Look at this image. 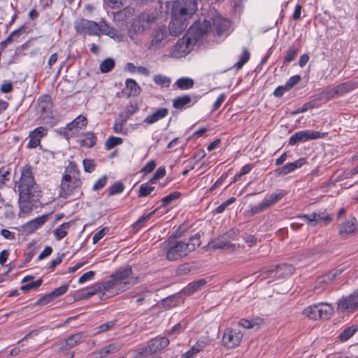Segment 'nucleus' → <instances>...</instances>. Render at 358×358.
<instances>
[{
  "label": "nucleus",
  "instance_id": "1",
  "mask_svg": "<svg viewBox=\"0 0 358 358\" xmlns=\"http://www.w3.org/2000/svg\"><path fill=\"white\" fill-rule=\"evenodd\" d=\"M17 189L20 210L24 213H29L34 209V203L39 201L42 194L35 182L30 164H26L22 168Z\"/></svg>",
  "mask_w": 358,
  "mask_h": 358
},
{
  "label": "nucleus",
  "instance_id": "2",
  "mask_svg": "<svg viewBox=\"0 0 358 358\" xmlns=\"http://www.w3.org/2000/svg\"><path fill=\"white\" fill-rule=\"evenodd\" d=\"M200 238V234L196 233L189 238L188 242L180 241L168 243L169 247L166 251V259L169 261L174 262L187 256L201 245Z\"/></svg>",
  "mask_w": 358,
  "mask_h": 358
},
{
  "label": "nucleus",
  "instance_id": "3",
  "mask_svg": "<svg viewBox=\"0 0 358 358\" xmlns=\"http://www.w3.org/2000/svg\"><path fill=\"white\" fill-rule=\"evenodd\" d=\"M348 85L349 84L348 83H345L341 85H338L336 87L331 89L329 90H325L322 92L317 96L315 99L305 103L301 107L293 111L292 114L296 115L301 113H304L307 111L308 109L319 107L320 103H318V101H327L334 98L335 96L339 94L340 93H343L345 91H347L348 90Z\"/></svg>",
  "mask_w": 358,
  "mask_h": 358
},
{
  "label": "nucleus",
  "instance_id": "4",
  "mask_svg": "<svg viewBox=\"0 0 358 358\" xmlns=\"http://www.w3.org/2000/svg\"><path fill=\"white\" fill-rule=\"evenodd\" d=\"M198 9L196 0H177L172 3L171 15L189 20Z\"/></svg>",
  "mask_w": 358,
  "mask_h": 358
},
{
  "label": "nucleus",
  "instance_id": "5",
  "mask_svg": "<svg viewBox=\"0 0 358 358\" xmlns=\"http://www.w3.org/2000/svg\"><path fill=\"white\" fill-rule=\"evenodd\" d=\"M53 103L52 98L48 94H44L39 97L37 101V110L41 114L43 123L51 126L55 124V119L52 113Z\"/></svg>",
  "mask_w": 358,
  "mask_h": 358
},
{
  "label": "nucleus",
  "instance_id": "6",
  "mask_svg": "<svg viewBox=\"0 0 358 358\" xmlns=\"http://www.w3.org/2000/svg\"><path fill=\"white\" fill-rule=\"evenodd\" d=\"M110 278L111 280H110L99 282V284L101 291H105L110 293V296H114L129 289L132 285L137 282L138 278H131L129 280L124 281V284H117L113 278Z\"/></svg>",
  "mask_w": 358,
  "mask_h": 358
},
{
  "label": "nucleus",
  "instance_id": "7",
  "mask_svg": "<svg viewBox=\"0 0 358 358\" xmlns=\"http://www.w3.org/2000/svg\"><path fill=\"white\" fill-rule=\"evenodd\" d=\"M74 29L77 34L83 36H99L101 25L92 20L78 18L74 22Z\"/></svg>",
  "mask_w": 358,
  "mask_h": 358
},
{
  "label": "nucleus",
  "instance_id": "8",
  "mask_svg": "<svg viewBox=\"0 0 358 358\" xmlns=\"http://www.w3.org/2000/svg\"><path fill=\"white\" fill-rule=\"evenodd\" d=\"M80 185V179L76 177L73 178L69 174L64 175L60 185V196L66 199L74 192H76V195H79L81 193Z\"/></svg>",
  "mask_w": 358,
  "mask_h": 358
},
{
  "label": "nucleus",
  "instance_id": "9",
  "mask_svg": "<svg viewBox=\"0 0 358 358\" xmlns=\"http://www.w3.org/2000/svg\"><path fill=\"white\" fill-rule=\"evenodd\" d=\"M211 29V23L210 21L204 20L202 22L195 21L189 28L187 34L194 43L201 41L204 36Z\"/></svg>",
  "mask_w": 358,
  "mask_h": 358
},
{
  "label": "nucleus",
  "instance_id": "10",
  "mask_svg": "<svg viewBox=\"0 0 358 358\" xmlns=\"http://www.w3.org/2000/svg\"><path fill=\"white\" fill-rule=\"evenodd\" d=\"M169 344V341L166 337H156L151 339L148 345L140 349L139 355L142 357H148L157 351H160Z\"/></svg>",
  "mask_w": 358,
  "mask_h": 358
},
{
  "label": "nucleus",
  "instance_id": "11",
  "mask_svg": "<svg viewBox=\"0 0 358 358\" xmlns=\"http://www.w3.org/2000/svg\"><path fill=\"white\" fill-rule=\"evenodd\" d=\"M157 17L153 13H142L134 19L132 27L136 33H143L155 22Z\"/></svg>",
  "mask_w": 358,
  "mask_h": 358
},
{
  "label": "nucleus",
  "instance_id": "12",
  "mask_svg": "<svg viewBox=\"0 0 358 358\" xmlns=\"http://www.w3.org/2000/svg\"><path fill=\"white\" fill-rule=\"evenodd\" d=\"M324 133L316 131L313 130H303L296 132L293 134L289 140V144L294 145L299 142H306L309 140L317 139L324 138Z\"/></svg>",
  "mask_w": 358,
  "mask_h": 358
},
{
  "label": "nucleus",
  "instance_id": "13",
  "mask_svg": "<svg viewBox=\"0 0 358 358\" xmlns=\"http://www.w3.org/2000/svg\"><path fill=\"white\" fill-rule=\"evenodd\" d=\"M243 338L241 331L227 329L222 336V343L227 348H234L239 345Z\"/></svg>",
  "mask_w": 358,
  "mask_h": 358
},
{
  "label": "nucleus",
  "instance_id": "14",
  "mask_svg": "<svg viewBox=\"0 0 358 358\" xmlns=\"http://www.w3.org/2000/svg\"><path fill=\"white\" fill-rule=\"evenodd\" d=\"M337 305L338 309L342 312H352L358 308V289L349 296L341 299Z\"/></svg>",
  "mask_w": 358,
  "mask_h": 358
},
{
  "label": "nucleus",
  "instance_id": "15",
  "mask_svg": "<svg viewBox=\"0 0 358 358\" xmlns=\"http://www.w3.org/2000/svg\"><path fill=\"white\" fill-rule=\"evenodd\" d=\"M342 272V268H336L322 276L318 277L315 282L314 289L317 290L318 292L322 291L327 285L334 281L338 275L341 274Z\"/></svg>",
  "mask_w": 358,
  "mask_h": 358
},
{
  "label": "nucleus",
  "instance_id": "16",
  "mask_svg": "<svg viewBox=\"0 0 358 358\" xmlns=\"http://www.w3.org/2000/svg\"><path fill=\"white\" fill-rule=\"evenodd\" d=\"M87 337V334L86 332H78L72 334L58 344L59 350L64 351L69 350L81 343Z\"/></svg>",
  "mask_w": 358,
  "mask_h": 358
},
{
  "label": "nucleus",
  "instance_id": "17",
  "mask_svg": "<svg viewBox=\"0 0 358 358\" xmlns=\"http://www.w3.org/2000/svg\"><path fill=\"white\" fill-rule=\"evenodd\" d=\"M188 24V20L171 15V21L169 23V33L171 36H177L185 30Z\"/></svg>",
  "mask_w": 358,
  "mask_h": 358
},
{
  "label": "nucleus",
  "instance_id": "18",
  "mask_svg": "<svg viewBox=\"0 0 358 358\" xmlns=\"http://www.w3.org/2000/svg\"><path fill=\"white\" fill-rule=\"evenodd\" d=\"M294 267L290 264H283L275 266L273 268L268 270L266 273H269V275L273 273V276L286 278L292 275L294 272Z\"/></svg>",
  "mask_w": 358,
  "mask_h": 358
},
{
  "label": "nucleus",
  "instance_id": "19",
  "mask_svg": "<svg viewBox=\"0 0 358 358\" xmlns=\"http://www.w3.org/2000/svg\"><path fill=\"white\" fill-rule=\"evenodd\" d=\"M47 134V129L44 127H38L34 129L29 134V141L27 147L29 148H35L41 143L42 137Z\"/></svg>",
  "mask_w": 358,
  "mask_h": 358
},
{
  "label": "nucleus",
  "instance_id": "20",
  "mask_svg": "<svg viewBox=\"0 0 358 358\" xmlns=\"http://www.w3.org/2000/svg\"><path fill=\"white\" fill-rule=\"evenodd\" d=\"M306 162L307 161L306 158H300L294 162L287 163L285 165L278 168L275 170V172L279 175L285 176L294 171L296 169L301 168L302 166L306 164Z\"/></svg>",
  "mask_w": 358,
  "mask_h": 358
},
{
  "label": "nucleus",
  "instance_id": "21",
  "mask_svg": "<svg viewBox=\"0 0 358 358\" xmlns=\"http://www.w3.org/2000/svg\"><path fill=\"white\" fill-rule=\"evenodd\" d=\"M126 87L122 91V93L127 97L137 96L140 94L141 88L132 78H128L125 82Z\"/></svg>",
  "mask_w": 358,
  "mask_h": 358
},
{
  "label": "nucleus",
  "instance_id": "22",
  "mask_svg": "<svg viewBox=\"0 0 358 358\" xmlns=\"http://www.w3.org/2000/svg\"><path fill=\"white\" fill-rule=\"evenodd\" d=\"M195 43L186 34L182 38H180L174 46L175 50L181 55H187L190 51L191 45Z\"/></svg>",
  "mask_w": 358,
  "mask_h": 358
},
{
  "label": "nucleus",
  "instance_id": "23",
  "mask_svg": "<svg viewBox=\"0 0 358 358\" xmlns=\"http://www.w3.org/2000/svg\"><path fill=\"white\" fill-rule=\"evenodd\" d=\"M48 218V215H43L37 218H35L24 225V230L28 233L31 234L36 229L44 224Z\"/></svg>",
  "mask_w": 358,
  "mask_h": 358
},
{
  "label": "nucleus",
  "instance_id": "24",
  "mask_svg": "<svg viewBox=\"0 0 358 358\" xmlns=\"http://www.w3.org/2000/svg\"><path fill=\"white\" fill-rule=\"evenodd\" d=\"M166 36V27H159L152 34V38L150 43L152 48H159L164 45V40Z\"/></svg>",
  "mask_w": 358,
  "mask_h": 358
},
{
  "label": "nucleus",
  "instance_id": "25",
  "mask_svg": "<svg viewBox=\"0 0 358 358\" xmlns=\"http://www.w3.org/2000/svg\"><path fill=\"white\" fill-rule=\"evenodd\" d=\"M132 274V268L131 266L121 267L111 274L110 278L117 282V284H124L122 280H126Z\"/></svg>",
  "mask_w": 358,
  "mask_h": 358
},
{
  "label": "nucleus",
  "instance_id": "26",
  "mask_svg": "<svg viewBox=\"0 0 358 358\" xmlns=\"http://www.w3.org/2000/svg\"><path fill=\"white\" fill-rule=\"evenodd\" d=\"M101 34L108 36L118 41H121L123 39V36L120 33V31L115 28L110 27L106 22H103V24L101 25L100 34Z\"/></svg>",
  "mask_w": 358,
  "mask_h": 358
},
{
  "label": "nucleus",
  "instance_id": "27",
  "mask_svg": "<svg viewBox=\"0 0 358 358\" xmlns=\"http://www.w3.org/2000/svg\"><path fill=\"white\" fill-rule=\"evenodd\" d=\"M169 113L166 108H159L155 113L146 117L144 122L148 124H152L164 118Z\"/></svg>",
  "mask_w": 358,
  "mask_h": 358
},
{
  "label": "nucleus",
  "instance_id": "28",
  "mask_svg": "<svg viewBox=\"0 0 358 358\" xmlns=\"http://www.w3.org/2000/svg\"><path fill=\"white\" fill-rule=\"evenodd\" d=\"M209 245L213 249H225L230 251H234L236 248L234 244L224 240L223 238L213 240L209 243Z\"/></svg>",
  "mask_w": 358,
  "mask_h": 358
},
{
  "label": "nucleus",
  "instance_id": "29",
  "mask_svg": "<svg viewBox=\"0 0 358 358\" xmlns=\"http://www.w3.org/2000/svg\"><path fill=\"white\" fill-rule=\"evenodd\" d=\"M213 27L218 36H221L228 29V22L220 15H215L213 17Z\"/></svg>",
  "mask_w": 358,
  "mask_h": 358
},
{
  "label": "nucleus",
  "instance_id": "30",
  "mask_svg": "<svg viewBox=\"0 0 358 358\" xmlns=\"http://www.w3.org/2000/svg\"><path fill=\"white\" fill-rule=\"evenodd\" d=\"M357 225L356 218L350 217L347 222L340 225L339 234L341 235L348 234L355 231Z\"/></svg>",
  "mask_w": 358,
  "mask_h": 358
},
{
  "label": "nucleus",
  "instance_id": "31",
  "mask_svg": "<svg viewBox=\"0 0 358 358\" xmlns=\"http://www.w3.org/2000/svg\"><path fill=\"white\" fill-rule=\"evenodd\" d=\"M286 194L287 192L284 189L278 190L276 192L271 194L264 199V206H267V208L272 206L280 201Z\"/></svg>",
  "mask_w": 358,
  "mask_h": 358
},
{
  "label": "nucleus",
  "instance_id": "32",
  "mask_svg": "<svg viewBox=\"0 0 358 358\" xmlns=\"http://www.w3.org/2000/svg\"><path fill=\"white\" fill-rule=\"evenodd\" d=\"M207 282L208 280L206 278H202L190 282L183 289V293L187 295H191L206 285Z\"/></svg>",
  "mask_w": 358,
  "mask_h": 358
},
{
  "label": "nucleus",
  "instance_id": "33",
  "mask_svg": "<svg viewBox=\"0 0 358 358\" xmlns=\"http://www.w3.org/2000/svg\"><path fill=\"white\" fill-rule=\"evenodd\" d=\"M122 347V343L120 342H115L103 348H101L99 351V354L100 355V357L102 358L105 356H107L110 354L115 353L118 352Z\"/></svg>",
  "mask_w": 358,
  "mask_h": 358
},
{
  "label": "nucleus",
  "instance_id": "34",
  "mask_svg": "<svg viewBox=\"0 0 358 358\" xmlns=\"http://www.w3.org/2000/svg\"><path fill=\"white\" fill-rule=\"evenodd\" d=\"M192 101V98L189 95H183L176 97L173 100V106L177 110H182L186 106L189 105Z\"/></svg>",
  "mask_w": 358,
  "mask_h": 358
},
{
  "label": "nucleus",
  "instance_id": "35",
  "mask_svg": "<svg viewBox=\"0 0 358 358\" xmlns=\"http://www.w3.org/2000/svg\"><path fill=\"white\" fill-rule=\"evenodd\" d=\"M87 123V120L85 117L83 115L78 116L74 120L71 122L66 124V127L64 129V130L72 131L74 129H82L85 127Z\"/></svg>",
  "mask_w": 358,
  "mask_h": 358
},
{
  "label": "nucleus",
  "instance_id": "36",
  "mask_svg": "<svg viewBox=\"0 0 358 358\" xmlns=\"http://www.w3.org/2000/svg\"><path fill=\"white\" fill-rule=\"evenodd\" d=\"M194 81L193 79L187 77H182L176 80L173 87L176 86L181 90H187L193 87Z\"/></svg>",
  "mask_w": 358,
  "mask_h": 358
},
{
  "label": "nucleus",
  "instance_id": "37",
  "mask_svg": "<svg viewBox=\"0 0 358 358\" xmlns=\"http://www.w3.org/2000/svg\"><path fill=\"white\" fill-rule=\"evenodd\" d=\"M71 222L62 224L59 228L54 230L53 234L57 241H60L67 235V229L70 227Z\"/></svg>",
  "mask_w": 358,
  "mask_h": 358
},
{
  "label": "nucleus",
  "instance_id": "38",
  "mask_svg": "<svg viewBox=\"0 0 358 358\" xmlns=\"http://www.w3.org/2000/svg\"><path fill=\"white\" fill-rule=\"evenodd\" d=\"M319 308L320 307L317 306V304L310 306L303 310V314L311 320H316L320 319Z\"/></svg>",
  "mask_w": 358,
  "mask_h": 358
},
{
  "label": "nucleus",
  "instance_id": "39",
  "mask_svg": "<svg viewBox=\"0 0 358 358\" xmlns=\"http://www.w3.org/2000/svg\"><path fill=\"white\" fill-rule=\"evenodd\" d=\"M317 306L320 307L318 308V312L321 319L328 318L334 312L333 308L327 303H317Z\"/></svg>",
  "mask_w": 358,
  "mask_h": 358
},
{
  "label": "nucleus",
  "instance_id": "40",
  "mask_svg": "<svg viewBox=\"0 0 358 358\" xmlns=\"http://www.w3.org/2000/svg\"><path fill=\"white\" fill-rule=\"evenodd\" d=\"M180 195L181 194L179 192L170 193L169 195L162 199V204L159 208H165L168 206L171 202L178 199Z\"/></svg>",
  "mask_w": 358,
  "mask_h": 358
},
{
  "label": "nucleus",
  "instance_id": "41",
  "mask_svg": "<svg viewBox=\"0 0 358 358\" xmlns=\"http://www.w3.org/2000/svg\"><path fill=\"white\" fill-rule=\"evenodd\" d=\"M317 217H320V214L316 213H313L310 215L302 214L299 215V217L303 219L310 226H315L319 223Z\"/></svg>",
  "mask_w": 358,
  "mask_h": 358
},
{
  "label": "nucleus",
  "instance_id": "42",
  "mask_svg": "<svg viewBox=\"0 0 358 358\" xmlns=\"http://www.w3.org/2000/svg\"><path fill=\"white\" fill-rule=\"evenodd\" d=\"M157 209H155V210L150 212V213L147 214V215H142L133 225H132V227L133 229L136 231H138L141 227L143 225V224L148 221L152 215H153L155 212L157 211Z\"/></svg>",
  "mask_w": 358,
  "mask_h": 358
},
{
  "label": "nucleus",
  "instance_id": "43",
  "mask_svg": "<svg viewBox=\"0 0 358 358\" xmlns=\"http://www.w3.org/2000/svg\"><path fill=\"white\" fill-rule=\"evenodd\" d=\"M115 66V61L111 58H107L103 60L101 64L99 69L101 73L110 72Z\"/></svg>",
  "mask_w": 358,
  "mask_h": 358
},
{
  "label": "nucleus",
  "instance_id": "44",
  "mask_svg": "<svg viewBox=\"0 0 358 358\" xmlns=\"http://www.w3.org/2000/svg\"><path fill=\"white\" fill-rule=\"evenodd\" d=\"M123 143V139L120 137L110 136L105 143L106 150H110L113 148L121 145Z\"/></svg>",
  "mask_w": 358,
  "mask_h": 358
},
{
  "label": "nucleus",
  "instance_id": "45",
  "mask_svg": "<svg viewBox=\"0 0 358 358\" xmlns=\"http://www.w3.org/2000/svg\"><path fill=\"white\" fill-rule=\"evenodd\" d=\"M357 330V329L354 326L348 327L340 334L338 338L342 341H346L355 334Z\"/></svg>",
  "mask_w": 358,
  "mask_h": 358
},
{
  "label": "nucleus",
  "instance_id": "46",
  "mask_svg": "<svg viewBox=\"0 0 358 358\" xmlns=\"http://www.w3.org/2000/svg\"><path fill=\"white\" fill-rule=\"evenodd\" d=\"M153 81L157 85L169 87L171 83V78L162 74L155 75Z\"/></svg>",
  "mask_w": 358,
  "mask_h": 358
},
{
  "label": "nucleus",
  "instance_id": "47",
  "mask_svg": "<svg viewBox=\"0 0 358 358\" xmlns=\"http://www.w3.org/2000/svg\"><path fill=\"white\" fill-rule=\"evenodd\" d=\"M43 282V279L40 278L35 282H31L26 285H22L20 289L24 292H27L31 289H36L38 288Z\"/></svg>",
  "mask_w": 358,
  "mask_h": 358
},
{
  "label": "nucleus",
  "instance_id": "48",
  "mask_svg": "<svg viewBox=\"0 0 358 358\" xmlns=\"http://www.w3.org/2000/svg\"><path fill=\"white\" fill-rule=\"evenodd\" d=\"M155 189V187L149 185V182L143 183L141 185L138 196L139 197H145L149 195L153 190Z\"/></svg>",
  "mask_w": 358,
  "mask_h": 358
},
{
  "label": "nucleus",
  "instance_id": "49",
  "mask_svg": "<svg viewBox=\"0 0 358 358\" xmlns=\"http://www.w3.org/2000/svg\"><path fill=\"white\" fill-rule=\"evenodd\" d=\"M250 55L249 51L246 48H244L239 61L234 65L237 70L241 69L243 65L249 60Z\"/></svg>",
  "mask_w": 358,
  "mask_h": 358
},
{
  "label": "nucleus",
  "instance_id": "50",
  "mask_svg": "<svg viewBox=\"0 0 358 358\" xmlns=\"http://www.w3.org/2000/svg\"><path fill=\"white\" fill-rule=\"evenodd\" d=\"M124 185L123 183L120 182H115L111 187L109 188V195H114L117 194H120L124 191Z\"/></svg>",
  "mask_w": 358,
  "mask_h": 358
},
{
  "label": "nucleus",
  "instance_id": "51",
  "mask_svg": "<svg viewBox=\"0 0 358 358\" xmlns=\"http://www.w3.org/2000/svg\"><path fill=\"white\" fill-rule=\"evenodd\" d=\"M185 231V229L182 226H180L166 240V243H172L175 239L181 237Z\"/></svg>",
  "mask_w": 358,
  "mask_h": 358
},
{
  "label": "nucleus",
  "instance_id": "52",
  "mask_svg": "<svg viewBox=\"0 0 358 358\" xmlns=\"http://www.w3.org/2000/svg\"><path fill=\"white\" fill-rule=\"evenodd\" d=\"M69 287V285L68 283L64 284L61 287L55 289L52 292H51V294L55 299H56L57 298L64 294L67 292Z\"/></svg>",
  "mask_w": 358,
  "mask_h": 358
},
{
  "label": "nucleus",
  "instance_id": "53",
  "mask_svg": "<svg viewBox=\"0 0 358 358\" xmlns=\"http://www.w3.org/2000/svg\"><path fill=\"white\" fill-rule=\"evenodd\" d=\"M83 165L85 172L92 173L94 171L96 164L93 159H85L83 160Z\"/></svg>",
  "mask_w": 358,
  "mask_h": 358
},
{
  "label": "nucleus",
  "instance_id": "54",
  "mask_svg": "<svg viewBox=\"0 0 358 358\" xmlns=\"http://www.w3.org/2000/svg\"><path fill=\"white\" fill-rule=\"evenodd\" d=\"M55 300V298L52 295L51 292L44 295L43 296L41 297L35 303L34 306H43L46 305L52 301Z\"/></svg>",
  "mask_w": 358,
  "mask_h": 358
},
{
  "label": "nucleus",
  "instance_id": "55",
  "mask_svg": "<svg viewBox=\"0 0 358 358\" xmlns=\"http://www.w3.org/2000/svg\"><path fill=\"white\" fill-rule=\"evenodd\" d=\"M298 48L295 46H292L286 52L285 57V62H290L294 59L295 55H296Z\"/></svg>",
  "mask_w": 358,
  "mask_h": 358
},
{
  "label": "nucleus",
  "instance_id": "56",
  "mask_svg": "<svg viewBox=\"0 0 358 358\" xmlns=\"http://www.w3.org/2000/svg\"><path fill=\"white\" fill-rule=\"evenodd\" d=\"M87 137L83 141V145L88 147L92 148L96 144V138L94 133H87Z\"/></svg>",
  "mask_w": 358,
  "mask_h": 358
},
{
  "label": "nucleus",
  "instance_id": "57",
  "mask_svg": "<svg viewBox=\"0 0 358 358\" xmlns=\"http://www.w3.org/2000/svg\"><path fill=\"white\" fill-rule=\"evenodd\" d=\"M117 321L116 320H115L109 321V322L99 326V333L106 332L108 330H110L115 326V324H117Z\"/></svg>",
  "mask_w": 358,
  "mask_h": 358
},
{
  "label": "nucleus",
  "instance_id": "58",
  "mask_svg": "<svg viewBox=\"0 0 358 358\" xmlns=\"http://www.w3.org/2000/svg\"><path fill=\"white\" fill-rule=\"evenodd\" d=\"M107 182V176H103L101 178H100L98 180L96 181V182L94 184L92 189L94 191H98L101 189H102Z\"/></svg>",
  "mask_w": 358,
  "mask_h": 358
},
{
  "label": "nucleus",
  "instance_id": "59",
  "mask_svg": "<svg viewBox=\"0 0 358 358\" xmlns=\"http://www.w3.org/2000/svg\"><path fill=\"white\" fill-rule=\"evenodd\" d=\"M301 79V78L299 75L293 76L289 78L285 85L290 90L294 86L300 82Z\"/></svg>",
  "mask_w": 358,
  "mask_h": 358
},
{
  "label": "nucleus",
  "instance_id": "60",
  "mask_svg": "<svg viewBox=\"0 0 358 358\" xmlns=\"http://www.w3.org/2000/svg\"><path fill=\"white\" fill-rule=\"evenodd\" d=\"M266 208H267V206H264V202L263 201L261 203H259L256 206H252L249 212L252 215H254L255 214H257V213H259L264 211Z\"/></svg>",
  "mask_w": 358,
  "mask_h": 358
},
{
  "label": "nucleus",
  "instance_id": "61",
  "mask_svg": "<svg viewBox=\"0 0 358 358\" xmlns=\"http://www.w3.org/2000/svg\"><path fill=\"white\" fill-rule=\"evenodd\" d=\"M108 231V228L104 227L96 232L92 238V242L94 244L96 243L99 241H100Z\"/></svg>",
  "mask_w": 358,
  "mask_h": 358
},
{
  "label": "nucleus",
  "instance_id": "62",
  "mask_svg": "<svg viewBox=\"0 0 358 358\" xmlns=\"http://www.w3.org/2000/svg\"><path fill=\"white\" fill-rule=\"evenodd\" d=\"M95 275V272L90 271L82 275L78 279V283L82 284L87 280L93 279Z\"/></svg>",
  "mask_w": 358,
  "mask_h": 358
},
{
  "label": "nucleus",
  "instance_id": "63",
  "mask_svg": "<svg viewBox=\"0 0 358 358\" xmlns=\"http://www.w3.org/2000/svg\"><path fill=\"white\" fill-rule=\"evenodd\" d=\"M138 110V106L136 102L131 101L129 105L127 106V117H129L131 116L134 113H136Z\"/></svg>",
  "mask_w": 358,
  "mask_h": 358
},
{
  "label": "nucleus",
  "instance_id": "64",
  "mask_svg": "<svg viewBox=\"0 0 358 358\" xmlns=\"http://www.w3.org/2000/svg\"><path fill=\"white\" fill-rule=\"evenodd\" d=\"M191 268L187 264L180 265L176 270V273L179 275H183L189 273Z\"/></svg>",
  "mask_w": 358,
  "mask_h": 358
}]
</instances>
